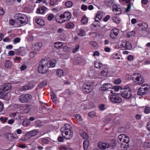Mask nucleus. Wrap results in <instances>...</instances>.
I'll return each instance as SVG.
<instances>
[{
  "mask_svg": "<svg viewBox=\"0 0 150 150\" xmlns=\"http://www.w3.org/2000/svg\"><path fill=\"white\" fill-rule=\"evenodd\" d=\"M57 61L55 59L51 60L42 59L40 63L38 66V71L42 74L46 73L49 68L54 67Z\"/></svg>",
  "mask_w": 150,
  "mask_h": 150,
  "instance_id": "f257e3e1",
  "label": "nucleus"
},
{
  "mask_svg": "<svg viewBox=\"0 0 150 150\" xmlns=\"http://www.w3.org/2000/svg\"><path fill=\"white\" fill-rule=\"evenodd\" d=\"M62 135L65 139H71L73 135V132L72 128L69 124H67L62 127L60 129Z\"/></svg>",
  "mask_w": 150,
  "mask_h": 150,
  "instance_id": "f03ea898",
  "label": "nucleus"
},
{
  "mask_svg": "<svg viewBox=\"0 0 150 150\" xmlns=\"http://www.w3.org/2000/svg\"><path fill=\"white\" fill-rule=\"evenodd\" d=\"M14 18L16 23L20 26L25 25L28 21L27 16L22 13H18L16 14L14 16Z\"/></svg>",
  "mask_w": 150,
  "mask_h": 150,
  "instance_id": "7ed1b4c3",
  "label": "nucleus"
},
{
  "mask_svg": "<svg viewBox=\"0 0 150 150\" xmlns=\"http://www.w3.org/2000/svg\"><path fill=\"white\" fill-rule=\"evenodd\" d=\"M71 14L69 12L66 11L60 16L56 17V20L59 23H62L69 20L71 18Z\"/></svg>",
  "mask_w": 150,
  "mask_h": 150,
  "instance_id": "20e7f679",
  "label": "nucleus"
},
{
  "mask_svg": "<svg viewBox=\"0 0 150 150\" xmlns=\"http://www.w3.org/2000/svg\"><path fill=\"white\" fill-rule=\"evenodd\" d=\"M132 78L134 81L137 84H141L144 82V78L139 73H134L132 75Z\"/></svg>",
  "mask_w": 150,
  "mask_h": 150,
  "instance_id": "39448f33",
  "label": "nucleus"
},
{
  "mask_svg": "<svg viewBox=\"0 0 150 150\" xmlns=\"http://www.w3.org/2000/svg\"><path fill=\"white\" fill-rule=\"evenodd\" d=\"M123 90L121 93V96L125 99H129L130 98L132 95L130 88L129 87L123 88Z\"/></svg>",
  "mask_w": 150,
  "mask_h": 150,
  "instance_id": "423d86ee",
  "label": "nucleus"
},
{
  "mask_svg": "<svg viewBox=\"0 0 150 150\" xmlns=\"http://www.w3.org/2000/svg\"><path fill=\"white\" fill-rule=\"evenodd\" d=\"M32 98L31 95L28 94H23L18 97L19 100L22 103H26L30 102Z\"/></svg>",
  "mask_w": 150,
  "mask_h": 150,
  "instance_id": "0eeeda50",
  "label": "nucleus"
},
{
  "mask_svg": "<svg viewBox=\"0 0 150 150\" xmlns=\"http://www.w3.org/2000/svg\"><path fill=\"white\" fill-rule=\"evenodd\" d=\"M120 47L122 50H130L132 48V45L129 42L125 40H122L120 45Z\"/></svg>",
  "mask_w": 150,
  "mask_h": 150,
  "instance_id": "6e6552de",
  "label": "nucleus"
},
{
  "mask_svg": "<svg viewBox=\"0 0 150 150\" xmlns=\"http://www.w3.org/2000/svg\"><path fill=\"white\" fill-rule=\"evenodd\" d=\"M110 100L111 102L115 103H120L122 102L121 98L120 97L115 95H111Z\"/></svg>",
  "mask_w": 150,
  "mask_h": 150,
  "instance_id": "1a4fd4ad",
  "label": "nucleus"
},
{
  "mask_svg": "<svg viewBox=\"0 0 150 150\" xmlns=\"http://www.w3.org/2000/svg\"><path fill=\"white\" fill-rule=\"evenodd\" d=\"M149 90V88L145 87L144 85H142L139 88L137 92V94L139 95H143L147 92Z\"/></svg>",
  "mask_w": 150,
  "mask_h": 150,
  "instance_id": "9d476101",
  "label": "nucleus"
},
{
  "mask_svg": "<svg viewBox=\"0 0 150 150\" xmlns=\"http://www.w3.org/2000/svg\"><path fill=\"white\" fill-rule=\"evenodd\" d=\"M129 139L128 137L124 134H120L118 137L117 141L119 143L122 142H129Z\"/></svg>",
  "mask_w": 150,
  "mask_h": 150,
  "instance_id": "9b49d317",
  "label": "nucleus"
},
{
  "mask_svg": "<svg viewBox=\"0 0 150 150\" xmlns=\"http://www.w3.org/2000/svg\"><path fill=\"white\" fill-rule=\"evenodd\" d=\"M38 130L36 129H33L27 132L25 135V137L27 138H29L31 137L34 136L39 133Z\"/></svg>",
  "mask_w": 150,
  "mask_h": 150,
  "instance_id": "f8f14e48",
  "label": "nucleus"
},
{
  "mask_svg": "<svg viewBox=\"0 0 150 150\" xmlns=\"http://www.w3.org/2000/svg\"><path fill=\"white\" fill-rule=\"evenodd\" d=\"M35 86L32 83H29L27 85L21 86L20 89L22 91L30 90L33 88Z\"/></svg>",
  "mask_w": 150,
  "mask_h": 150,
  "instance_id": "ddd939ff",
  "label": "nucleus"
},
{
  "mask_svg": "<svg viewBox=\"0 0 150 150\" xmlns=\"http://www.w3.org/2000/svg\"><path fill=\"white\" fill-rule=\"evenodd\" d=\"M119 30L115 28L112 29L110 31V37L112 39H116L119 33Z\"/></svg>",
  "mask_w": 150,
  "mask_h": 150,
  "instance_id": "4468645a",
  "label": "nucleus"
},
{
  "mask_svg": "<svg viewBox=\"0 0 150 150\" xmlns=\"http://www.w3.org/2000/svg\"><path fill=\"white\" fill-rule=\"evenodd\" d=\"M26 38L27 40L29 42L34 41L36 39V34L32 32H29V34Z\"/></svg>",
  "mask_w": 150,
  "mask_h": 150,
  "instance_id": "2eb2a0df",
  "label": "nucleus"
},
{
  "mask_svg": "<svg viewBox=\"0 0 150 150\" xmlns=\"http://www.w3.org/2000/svg\"><path fill=\"white\" fill-rule=\"evenodd\" d=\"M5 137L8 140L13 141L14 139L18 138L16 134H13L10 133H6L5 135Z\"/></svg>",
  "mask_w": 150,
  "mask_h": 150,
  "instance_id": "dca6fc26",
  "label": "nucleus"
},
{
  "mask_svg": "<svg viewBox=\"0 0 150 150\" xmlns=\"http://www.w3.org/2000/svg\"><path fill=\"white\" fill-rule=\"evenodd\" d=\"M0 88L8 93L11 90V84L7 83L3 84Z\"/></svg>",
  "mask_w": 150,
  "mask_h": 150,
  "instance_id": "f3484780",
  "label": "nucleus"
},
{
  "mask_svg": "<svg viewBox=\"0 0 150 150\" xmlns=\"http://www.w3.org/2000/svg\"><path fill=\"white\" fill-rule=\"evenodd\" d=\"M110 146L109 144L106 142H99L98 143V146L101 150H104L108 149Z\"/></svg>",
  "mask_w": 150,
  "mask_h": 150,
  "instance_id": "a211bd4d",
  "label": "nucleus"
},
{
  "mask_svg": "<svg viewBox=\"0 0 150 150\" xmlns=\"http://www.w3.org/2000/svg\"><path fill=\"white\" fill-rule=\"evenodd\" d=\"M90 86L91 85L90 84H88L87 83L84 84L83 87V92L87 93H90L91 90Z\"/></svg>",
  "mask_w": 150,
  "mask_h": 150,
  "instance_id": "6ab92c4d",
  "label": "nucleus"
},
{
  "mask_svg": "<svg viewBox=\"0 0 150 150\" xmlns=\"http://www.w3.org/2000/svg\"><path fill=\"white\" fill-rule=\"evenodd\" d=\"M42 46V45L41 43H35L32 45L31 49L33 50L38 51L40 50Z\"/></svg>",
  "mask_w": 150,
  "mask_h": 150,
  "instance_id": "aec40b11",
  "label": "nucleus"
},
{
  "mask_svg": "<svg viewBox=\"0 0 150 150\" xmlns=\"http://www.w3.org/2000/svg\"><path fill=\"white\" fill-rule=\"evenodd\" d=\"M47 9V8L44 6L40 7L37 9V11L38 14H44Z\"/></svg>",
  "mask_w": 150,
  "mask_h": 150,
  "instance_id": "412c9836",
  "label": "nucleus"
},
{
  "mask_svg": "<svg viewBox=\"0 0 150 150\" xmlns=\"http://www.w3.org/2000/svg\"><path fill=\"white\" fill-rule=\"evenodd\" d=\"M34 19L36 22L39 25L43 26L45 25V23L44 21L40 18L35 17L34 18Z\"/></svg>",
  "mask_w": 150,
  "mask_h": 150,
  "instance_id": "4be33fe9",
  "label": "nucleus"
},
{
  "mask_svg": "<svg viewBox=\"0 0 150 150\" xmlns=\"http://www.w3.org/2000/svg\"><path fill=\"white\" fill-rule=\"evenodd\" d=\"M10 116L11 117H13L14 119L16 120H19L21 119V114L17 112L11 114L10 115Z\"/></svg>",
  "mask_w": 150,
  "mask_h": 150,
  "instance_id": "5701e85b",
  "label": "nucleus"
},
{
  "mask_svg": "<svg viewBox=\"0 0 150 150\" xmlns=\"http://www.w3.org/2000/svg\"><path fill=\"white\" fill-rule=\"evenodd\" d=\"M112 85L110 83H105L103 85L102 90L103 91H109V89L112 88Z\"/></svg>",
  "mask_w": 150,
  "mask_h": 150,
  "instance_id": "b1692460",
  "label": "nucleus"
},
{
  "mask_svg": "<svg viewBox=\"0 0 150 150\" xmlns=\"http://www.w3.org/2000/svg\"><path fill=\"white\" fill-rule=\"evenodd\" d=\"M108 69L104 68L99 73V75L101 76H108Z\"/></svg>",
  "mask_w": 150,
  "mask_h": 150,
  "instance_id": "393cba45",
  "label": "nucleus"
},
{
  "mask_svg": "<svg viewBox=\"0 0 150 150\" xmlns=\"http://www.w3.org/2000/svg\"><path fill=\"white\" fill-rule=\"evenodd\" d=\"M129 142H123L122 143L121 147L124 150H127L129 147Z\"/></svg>",
  "mask_w": 150,
  "mask_h": 150,
  "instance_id": "a878e982",
  "label": "nucleus"
},
{
  "mask_svg": "<svg viewBox=\"0 0 150 150\" xmlns=\"http://www.w3.org/2000/svg\"><path fill=\"white\" fill-rule=\"evenodd\" d=\"M102 18V14L100 12L98 11L95 18V20L96 22H98Z\"/></svg>",
  "mask_w": 150,
  "mask_h": 150,
  "instance_id": "bb28decb",
  "label": "nucleus"
},
{
  "mask_svg": "<svg viewBox=\"0 0 150 150\" xmlns=\"http://www.w3.org/2000/svg\"><path fill=\"white\" fill-rule=\"evenodd\" d=\"M79 133L81 137L84 139H87L88 138V134L83 130H80Z\"/></svg>",
  "mask_w": 150,
  "mask_h": 150,
  "instance_id": "cd10ccee",
  "label": "nucleus"
},
{
  "mask_svg": "<svg viewBox=\"0 0 150 150\" xmlns=\"http://www.w3.org/2000/svg\"><path fill=\"white\" fill-rule=\"evenodd\" d=\"M94 66L96 68L99 69L103 67V64L100 61L96 60L94 62Z\"/></svg>",
  "mask_w": 150,
  "mask_h": 150,
  "instance_id": "c85d7f7f",
  "label": "nucleus"
},
{
  "mask_svg": "<svg viewBox=\"0 0 150 150\" xmlns=\"http://www.w3.org/2000/svg\"><path fill=\"white\" fill-rule=\"evenodd\" d=\"M7 93V92L0 88V98H4Z\"/></svg>",
  "mask_w": 150,
  "mask_h": 150,
  "instance_id": "c756f323",
  "label": "nucleus"
},
{
  "mask_svg": "<svg viewBox=\"0 0 150 150\" xmlns=\"http://www.w3.org/2000/svg\"><path fill=\"white\" fill-rule=\"evenodd\" d=\"M89 145V142L88 140H85L83 142V146L84 150H87Z\"/></svg>",
  "mask_w": 150,
  "mask_h": 150,
  "instance_id": "7c9ffc66",
  "label": "nucleus"
},
{
  "mask_svg": "<svg viewBox=\"0 0 150 150\" xmlns=\"http://www.w3.org/2000/svg\"><path fill=\"white\" fill-rule=\"evenodd\" d=\"M54 47L57 48L61 47L63 45V43L61 42H57L54 43Z\"/></svg>",
  "mask_w": 150,
  "mask_h": 150,
  "instance_id": "2f4dec72",
  "label": "nucleus"
},
{
  "mask_svg": "<svg viewBox=\"0 0 150 150\" xmlns=\"http://www.w3.org/2000/svg\"><path fill=\"white\" fill-rule=\"evenodd\" d=\"M12 65V62L9 60H6L5 66L6 68H8L11 67Z\"/></svg>",
  "mask_w": 150,
  "mask_h": 150,
  "instance_id": "473e14b6",
  "label": "nucleus"
},
{
  "mask_svg": "<svg viewBox=\"0 0 150 150\" xmlns=\"http://www.w3.org/2000/svg\"><path fill=\"white\" fill-rule=\"evenodd\" d=\"M77 33L79 35L81 36L84 35L86 34L85 31L81 29H79L77 31Z\"/></svg>",
  "mask_w": 150,
  "mask_h": 150,
  "instance_id": "72a5a7b5",
  "label": "nucleus"
},
{
  "mask_svg": "<svg viewBox=\"0 0 150 150\" xmlns=\"http://www.w3.org/2000/svg\"><path fill=\"white\" fill-rule=\"evenodd\" d=\"M57 74L58 76L59 77H61L64 75L63 71L60 69L57 70Z\"/></svg>",
  "mask_w": 150,
  "mask_h": 150,
  "instance_id": "f704fd0d",
  "label": "nucleus"
},
{
  "mask_svg": "<svg viewBox=\"0 0 150 150\" xmlns=\"http://www.w3.org/2000/svg\"><path fill=\"white\" fill-rule=\"evenodd\" d=\"M135 34V32L134 31H132L126 34V36L127 38H130V37L133 36Z\"/></svg>",
  "mask_w": 150,
  "mask_h": 150,
  "instance_id": "c9c22d12",
  "label": "nucleus"
},
{
  "mask_svg": "<svg viewBox=\"0 0 150 150\" xmlns=\"http://www.w3.org/2000/svg\"><path fill=\"white\" fill-rule=\"evenodd\" d=\"M30 121L28 119H26L23 121L22 123L23 125L25 127H26L30 123Z\"/></svg>",
  "mask_w": 150,
  "mask_h": 150,
  "instance_id": "e433bc0d",
  "label": "nucleus"
},
{
  "mask_svg": "<svg viewBox=\"0 0 150 150\" xmlns=\"http://www.w3.org/2000/svg\"><path fill=\"white\" fill-rule=\"evenodd\" d=\"M74 25V24L73 23L69 22L66 24V27L67 28L70 29L73 28Z\"/></svg>",
  "mask_w": 150,
  "mask_h": 150,
  "instance_id": "4c0bfd02",
  "label": "nucleus"
},
{
  "mask_svg": "<svg viewBox=\"0 0 150 150\" xmlns=\"http://www.w3.org/2000/svg\"><path fill=\"white\" fill-rule=\"evenodd\" d=\"M148 25L145 22L143 23L141 25V28L143 30H146L148 28Z\"/></svg>",
  "mask_w": 150,
  "mask_h": 150,
  "instance_id": "58836bf2",
  "label": "nucleus"
},
{
  "mask_svg": "<svg viewBox=\"0 0 150 150\" xmlns=\"http://www.w3.org/2000/svg\"><path fill=\"white\" fill-rule=\"evenodd\" d=\"M88 19L86 16H83L81 20V23L83 24H86L87 23Z\"/></svg>",
  "mask_w": 150,
  "mask_h": 150,
  "instance_id": "ea45409f",
  "label": "nucleus"
},
{
  "mask_svg": "<svg viewBox=\"0 0 150 150\" xmlns=\"http://www.w3.org/2000/svg\"><path fill=\"white\" fill-rule=\"evenodd\" d=\"M112 58L115 59H120V57L118 55V53L116 52L112 54Z\"/></svg>",
  "mask_w": 150,
  "mask_h": 150,
  "instance_id": "a19ab883",
  "label": "nucleus"
},
{
  "mask_svg": "<svg viewBox=\"0 0 150 150\" xmlns=\"http://www.w3.org/2000/svg\"><path fill=\"white\" fill-rule=\"evenodd\" d=\"M144 112L146 114H148L150 113V108L148 106L145 107L144 110Z\"/></svg>",
  "mask_w": 150,
  "mask_h": 150,
  "instance_id": "79ce46f5",
  "label": "nucleus"
},
{
  "mask_svg": "<svg viewBox=\"0 0 150 150\" xmlns=\"http://www.w3.org/2000/svg\"><path fill=\"white\" fill-rule=\"evenodd\" d=\"M73 3L71 1H67L65 3V6L68 8L71 7Z\"/></svg>",
  "mask_w": 150,
  "mask_h": 150,
  "instance_id": "37998d69",
  "label": "nucleus"
},
{
  "mask_svg": "<svg viewBox=\"0 0 150 150\" xmlns=\"http://www.w3.org/2000/svg\"><path fill=\"white\" fill-rule=\"evenodd\" d=\"M47 84V82L45 81H43L41 82V83L39 85V88H41L44 86H46Z\"/></svg>",
  "mask_w": 150,
  "mask_h": 150,
  "instance_id": "c03bdc74",
  "label": "nucleus"
},
{
  "mask_svg": "<svg viewBox=\"0 0 150 150\" xmlns=\"http://www.w3.org/2000/svg\"><path fill=\"white\" fill-rule=\"evenodd\" d=\"M59 150H72L71 149L65 146H63L59 148Z\"/></svg>",
  "mask_w": 150,
  "mask_h": 150,
  "instance_id": "a18cd8bd",
  "label": "nucleus"
},
{
  "mask_svg": "<svg viewBox=\"0 0 150 150\" xmlns=\"http://www.w3.org/2000/svg\"><path fill=\"white\" fill-rule=\"evenodd\" d=\"M88 116L91 117H93L96 115V113L94 112H90L88 113Z\"/></svg>",
  "mask_w": 150,
  "mask_h": 150,
  "instance_id": "49530a36",
  "label": "nucleus"
},
{
  "mask_svg": "<svg viewBox=\"0 0 150 150\" xmlns=\"http://www.w3.org/2000/svg\"><path fill=\"white\" fill-rule=\"evenodd\" d=\"M41 141L42 144H47L49 143V141L47 139L45 138H43L41 139Z\"/></svg>",
  "mask_w": 150,
  "mask_h": 150,
  "instance_id": "de8ad7c7",
  "label": "nucleus"
},
{
  "mask_svg": "<svg viewBox=\"0 0 150 150\" xmlns=\"http://www.w3.org/2000/svg\"><path fill=\"white\" fill-rule=\"evenodd\" d=\"M113 11L114 12L117 11H121V9L120 8H118L117 6H114L113 8Z\"/></svg>",
  "mask_w": 150,
  "mask_h": 150,
  "instance_id": "09e8293b",
  "label": "nucleus"
},
{
  "mask_svg": "<svg viewBox=\"0 0 150 150\" xmlns=\"http://www.w3.org/2000/svg\"><path fill=\"white\" fill-rule=\"evenodd\" d=\"M8 118L6 117H1L0 118V120L3 123H5L8 120Z\"/></svg>",
  "mask_w": 150,
  "mask_h": 150,
  "instance_id": "8fccbe9b",
  "label": "nucleus"
},
{
  "mask_svg": "<svg viewBox=\"0 0 150 150\" xmlns=\"http://www.w3.org/2000/svg\"><path fill=\"white\" fill-rule=\"evenodd\" d=\"M21 40L20 38L19 37H17L15 38L13 40V42L14 44H15L19 42Z\"/></svg>",
  "mask_w": 150,
  "mask_h": 150,
  "instance_id": "3c124183",
  "label": "nucleus"
},
{
  "mask_svg": "<svg viewBox=\"0 0 150 150\" xmlns=\"http://www.w3.org/2000/svg\"><path fill=\"white\" fill-rule=\"evenodd\" d=\"M80 48V46L79 45H76L75 46V48L73 50L72 52L74 53H76Z\"/></svg>",
  "mask_w": 150,
  "mask_h": 150,
  "instance_id": "603ef678",
  "label": "nucleus"
},
{
  "mask_svg": "<svg viewBox=\"0 0 150 150\" xmlns=\"http://www.w3.org/2000/svg\"><path fill=\"white\" fill-rule=\"evenodd\" d=\"M121 82V80L120 78H117L115 79L114 81V83L116 84H120Z\"/></svg>",
  "mask_w": 150,
  "mask_h": 150,
  "instance_id": "864d4df0",
  "label": "nucleus"
},
{
  "mask_svg": "<svg viewBox=\"0 0 150 150\" xmlns=\"http://www.w3.org/2000/svg\"><path fill=\"white\" fill-rule=\"evenodd\" d=\"M113 89L115 91H118L119 90L122 89V87L120 86H114Z\"/></svg>",
  "mask_w": 150,
  "mask_h": 150,
  "instance_id": "5fc2aeb1",
  "label": "nucleus"
},
{
  "mask_svg": "<svg viewBox=\"0 0 150 150\" xmlns=\"http://www.w3.org/2000/svg\"><path fill=\"white\" fill-rule=\"evenodd\" d=\"M75 117L79 121H81L83 120L81 116L79 114H76L75 115Z\"/></svg>",
  "mask_w": 150,
  "mask_h": 150,
  "instance_id": "6e6d98bb",
  "label": "nucleus"
},
{
  "mask_svg": "<svg viewBox=\"0 0 150 150\" xmlns=\"http://www.w3.org/2000/svg\"><path fill=\"white\" fill-rule=\"evenodd\" d=\"M31 109V106L30 105H28L27 106L26 108L25 109V112L27 113Z\"/></svg>",
  "mask_w": 150,
  "mask_h": 150,
  "instance_id": "4d7b16f0",
  "label": "nucleus"
},
{
  "mask_svg": "<svg viewBox=\"0 0 150 150\" xmlns=\"http://www.w3.org/2000/svg\"><path fill=\"white\" fill-rule=\"evenodd\" d=\"M131 4H129L127 6V7L125 9V12H128L131 9Z\"/></svg>",
  "mask_w": 150,
  "mask_h": 150,
  "instance_id": "13d9d810",
  "label": "nucleus"
},
{
  "mask_svg": "<svg viewBox=\"0 0 150 150\" xmlns=\"http://www.w3.org/2000/svg\"><path fill=\"white\" fill-rule=\"evenodd\" d=\"M36 55L35 52L33 51L30 52L29 54V56L31 58L33 57Z\"/></svg>",
  "mask_w": 150,
  "mask_h": 150,
  "instance_id": "bf43d9fd",
  "label": "nucleus"
},
{
  "mask_svg": "<svg viewBox=\"0 0 150 150\" xmlns=\"http://www.w3.org/2000/svg\"><path fill=\"white\" fill-rule=\"evenodd\" d=\"M113 19L114 22L117 23H118L120 22V19L117 17H115L113 18Z\"/></svg>",
  "mask_w": 150,
  "mask_h": 150,
  "instance_id": "052dcab7",
  "label": "nucleus"
},
{
  "mask_svg": "<svg viewBox=\"0 0 150 150\" xmlns=\"http://www.w3.org/2000/svg\"><path fill=\"white\" fill-rule=\"evenodd\" d=\"M57 0H50V4L51 6H53L57 2Z\"/></svg>",
  "mask_w": 150,
  "mask_h": 150,
  "instance_id": "680f3d73",
  "label": "nucleus"
},
{
  "mask_svg": "<svg viewBox=\"0 0 150 150\" xmlns=\"http://www.w3.org/2000/svg\"><path fill=\"white\" fill-rule=\"evenodd\" d=\"M27 68V66L25 64L23 65L20 67V70L22 71H24Z\"/></svg>",
  "mask_w": 150,
  "mask_h": 150,
  "instance_id": "e2e57ef3",
  "label": "nucleus"
},
{
  "mask_svg": "<svg viewBox=\"0 0 150 150\" xmlns=\"http://www.w3.org/2000/svg\"><path fill=\"white\" fill-rule=\"evenodd\" d=\"M54 18V16L52 14H50L49 15L48 17V19L49 21H51Z\"/></svg>",
  "mask_w": 150,
  "mask_h": 150,
  "instance_id": "0e129e2a",
  "label": "nucleus"
},
{
  "mask_svg": "<svg viewBox=\"0 0 150 150\" xmlns=\"http://www.w3.org/2000/svg\"><path fill=\"white\" fill-rule=\"evenodd\" d=\"M81 8L84 11H86L87 9V6L86 5H82L81 6Z\"/></svg>",
  "mask_w": 150,
  "mask_h": 150,
  "instance_id": "69168bd1",
  "label": "nucleus"
},
{
  "mask_svg": "<svg viewBox=\"0 0 150 150\" xmlns=\"http://www.w3.org/2000/svg\"><path fill=\"white\" fill-rule=\"evenodd\" d=\"M57 32L59 35H62L64 33V30L63 29L59 28Z\"/></svg>",
  "mask_w": 150,
  "mask_h": 150,
  "instance_id": "338daca9",
  "label": "nucleus"
},
{
  "mask_svg": "<svg viewBox=\"0 0 150 150\" xmlns=\"http://www.w3.org/2000/svg\"><path fill=\"white\" fill-rule=\"evenodd\" d=\"M99 108L102 111L105 110V105L104 104H101L99 106Z\"/></svg>",
  "mask_w": 150,
  "mask_h": 150,
  "instance_id": "774afa93",
  "label": "nucleus"
}]
</instances>
